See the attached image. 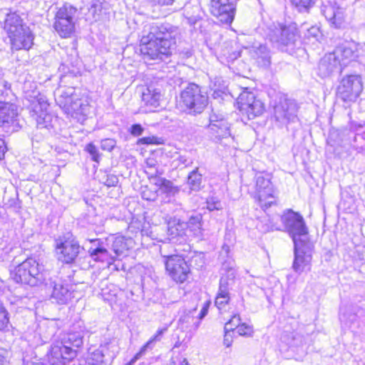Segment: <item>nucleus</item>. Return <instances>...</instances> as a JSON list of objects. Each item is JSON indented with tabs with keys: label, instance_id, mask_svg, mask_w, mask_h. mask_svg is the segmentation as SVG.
<instances>
[{
	"label": "nucleus",
	"instance_id": "obj_1",
	"mask_svg": "<svg viewBox=\"0 0 365 365\" xmlns=\"http://www.w3.org/2000/svg\"><path fill=\"white\" fill-rule=\"evenodd\" d=\"M175 31L165 25H146L142 32L140 51L145 61L163 60L171 54Z\"/></svg>",
	"mask_w": 365,
	"mask_h": 365
},
{
	"label": "nucleus",
	"instance_id": "obj_2",
	"mask_svg": "<svg viewBox=\"0 0 365 365\" xmlns=\"http://www.w3.org/2000/svg\"><path fill=\"white\" fill-rule=\"evenodd\" d=\"M60 69L63 74L61 76L58 88L54 91L56 103L68 115L78 120H84L90 113V105L87 100L79 98L75 92L73 81L76 80L79 71H65L63 64Z\"/></svg>",
	"mask_w": 365,
	"mask_h": 365
},
{
	"label": "nucleus",
	"instance_id": "obj_3",
	"mask_svg": "<svg viewBox=\"0 0 365 365\" xmlns=\"http://www.w3.org/2000/svg\"><path fill=\"white\" fill-rule=\"evenodd\" d=\"M83 344V337L79 333L64 334L61 341L51 346L48 361L51 365H66L76 356V348Z\"/></svg>",
	"mask_w": 365,
	"mask_h": 365
},
{
	"label": "nucleus",
	"instance_id": "obj_4",
	"mask_svg": "<svg viewBox=\"0 0 365 365\" xmlns=\"http://www.w3.org/2000/svg\"><path fill=\"white\" fill-rule=\"evenodd\" d=\"M11 279L17 284L36 287L43 284H48L46 271L43 264L34 257H28L10 272Z\"/></svg>",
	"mask_w": 365,
	"mask_h": 365
},
{
	"label": "nucleus",
	"instance_id": "obj_5",
	"mask_svg": "<svg viewBox=\"0 0 365 365\" xmlns=\"http://www.w3.org/2000/svg\"><path fill=\"white\" fill-rule=\"evenodd\" d=\"M131 241L123 237L93 239V259L110 264V261L126 255Z\"/></svg>",
	"mask_w": 365,
	"mask_h": 365
},
{
	"label": "nucleus",
	"instance_id": "obj_6",
	"mask_svg": "<svg viewBox=\"0 0 365 365\" xmlns=\"http://www.w3.org/2000/svg\"><path fill=\"white\" fill-rule=\"evenodd\" d=\"M61 277L58 281H51L49 286L52 288L51 300L57 304H68L74 298L73 284L75 271L69 266H63L60 270Z\"/></svg>",
	"mask_w": 365,
	"mask_h": 365
},
{
	"label": "nucleus",
	"instance_id": "obj_7",
	"mask_svg": "<svg viewBox=\"0 0 365 365\" xmlns=\"http://www.w3.org/2000/svg\"><path fill=\"white\" fill-rule=\"evenodd\" d=\"M28 106L30 117L36 122L38 128H53V116L48 112L49 103L45 96L38 93L37 96H31Z\"/></svg>",
	"mask_w": 365,
	"mask_h": 365
},
{
	"label": "nucleus",
	"instance_id": "obj_8",
	"mask_svg": "<svg viewBox=\"0 0 365 365\" xmlns=\"http://www.w3.org/2000/svg\"><path fill=\"white\" fill-rule=\"evenodd\" d=\"M281 221L285 230L292 238L294 244L296 242H308V228L306 226L303 217L298 212L292 210H287L281 216Z\"/></svg>",
	"mask_w": 365,
	"mask_h": 365
},
{
	"label": "nucleus",
	"instance_id": "obj_9",
	"mask_svg": "<svg viewBox=\"0 0 365 365\" xmlns=\"http://www.w3.org/2000/svg\"><path fill=\"white\" fill-rule=\"evenodd\" d=\"M180 103L190 113H201L208 103V97L205 92L197 84H190L180 95Z\"/></svg>",
	"mask_w": 365,
	"mask_h": 365
},
{
	"label": "nucleus",
	"instance_id": "obj_10",
	"mask_svg": "<svg viewBox=\"0 0 365 365\" xmlns=\"http://www.w3.org/2000/svg\"><path fill=\"white\" fill-rule=\"evenodd\" d=\"M363 91V82L359 75H347L342 78L337 89V97L344 102H354Z\"/></svg>",
	"mask_w": 365,
	"mask_h": 365
},
{
	"label": "nucleus",
	"instance_id": "obj_11",
	"mask_svg": "<svg viewBox=\"0 0 365 365\" xmlns=\"http://www.w3.org/2000/svg\"><path fill=\"white\" fill-rule=\"evenodd\" d=\"M76 9L69 4L59 8L55 16L53 28L62 38H68L74 31L73 16Z\"/></svg>",
	"mask_w": 365,
	"mask_h": 365
},
{
	"label": "nucleus",
	"instance_id": "obj_12",
	"mask_svg": "<svg viewBox=\"0 0 365 365\" xmlns=\"http://www.w3.org/2000/svg\"><path fill=\"white\" fill-rule=\"evenodd\" d=\"M298 31L297 25L291 23L288 25L279 24L270 34V41L281 50L285 47L293 46L297 40Z\"/></svg>",
	"mask_w": 365,
	"mask_h": 365
},
{
	"label": "nucleus",
	"instance_id": "obj_13",
	"mask_svg": "<svg viewBox=\"0 0 365 365\" xmlns=\"http://www.w3.org/2000/svg\"><path fill=\"white\" fill-rule=\"evenodd\" d=\"M80 246L78 243L68 237H59L56 241V253L58 261L70 264L74 262L79 253Z\"/></svg>",
	"mask_w": 365,
	"mask_h": 365
},
{
	"label": "nucleus",
	"instance_id": "obj_14",
	"mask_svg": "<svg viewBox=\"0 0 365 365\" xmlns=\"http://www.w3.org/2000/svg\"><path fill=\"white\" fill-rule=\"evenodd\" d=\"M294 245V259L292 267L297 273L310 270L314 245L310 241L296 242Z\"/></svg>",
	"mask_w": 365,
	"mask_h": 365
},
{
	"label": "nucleus",
	"instance_id": "obj_15",
	"mask_svg": "<svg viewBox=\"0 0 365 365\" xmlns=\"http://www.w3.org/2000/svg\"><path fill=\"white\" fill-rule=\"evenodd\" d=\"M237 0H211L210 11L220 22L230 24L236 13Z\"/></svg>",
	"mask_w": 365,
	"mask_h": 365
},
{
	"label": "nucleus",
	"instance_id": "obj_16",
	"mask_svg": "<svg viewBox=\"0 0 365 365\" xmlns=\"http://www.w3.org/2000/svg\"><path fill=\"white\" fill-rule=\"evenodd\" d=\"M239 109L248 119H253L263 113L264 103L255 98L254 93L244 91L238 97Z\"/></svg>",
	"mask_w": 365,
	"mask_h": 365
},
{
	"label": "nucleus",
	"instance_id": "obj_17",
	"mask_svg": "<svg viewBox=\"0 0 365 365\" xmlns=\"http://www.w3.org/2000/svg\"><path fill=\"white\" fill-rule=\"evenodd\" d=\"M166 271L177 282H184L190 273V268L185 260L180 255L164 256Z\"/></svg>",
	"mask_w": 365,
	"mask_h": 365
},
{
	"label": "nucleus",
	"instance_id": "obj_18",
	"mask_svg": "<svg viewBox=\"0 0 365 365\" xmlns=\"http://www.w3.org/2000/svg\"><path fill=\"white\" fill-rule=\"evenodd\" d=\"M207 125L208 133L215 141L231 136L230 123L220 113H212L210 115Z\"/></svg>",
	"mask_w": 365,
	"mask_h": 365
},
{
	"label": "nucleus",
	"instance_id": "obj_19",
	"mask_svg": "<svg viewBox=\"0 0 365 365\" xmlns=\"http://www.w3.org/2000/svg\"><path fill=\"white\" fill-rule=\"evenodd\" d=\"M256 197L259 206L266 210L274 203L273 189L269 178L262 174L256 175Z\"/></svg>",
	"mask_w": 365,
	"mask_h": 365
},
{
	"label": "nucleus",
	"instance_id": "obj_20",
	"mask_svg": "<svg viewBox=\"0 0 365 365\" xmlns=\"http://www.w3.org/2000/svg\"><path fill=\"white\" fill-rule=\"evenodd\" d=\"M297 106L296 103L289 99H282L274 107V117L282 125L297 119Z\"/></svg>",
	"mask_w": 365,
	"mask_h": 365
},
{
	"label": "nucleus",
	"instance_id": "obj_21",
	"mask_svg": "<svg viewBox=\"0 0 365 365\" xmlns=\"http://www.w3.org/2000/svg\"><path fill=\"white\" fill-rule=\"evenodd\" d=\"M322 13L334 28H341L344 24V9L336 2L327 1L322 6Z\"/></svg>",
	"mask_w": 365,
	"mask_h": 365
},
{
	"label": "nucleus",
	"instance_id": "obj_22",
	"mask_svg": "<svg viewBox=\"0 0 365 365\" xmlns=\"http://www.w3.org/2000/svg\"><path fill=\"white\" fill-rule=\"evenodd\" d=\"M11 41V48L15 50H29L34 44V35L27 26L18 32L9 35Z\"/></svg>",
	"mask_w": 365,
	"mask_h": 365
},
{
	"label": "nucleus",
	"instance_id": "obj_23",
	"mask_svg": "<svg viewBox=\"0 0 365 365\" xmlns=\"http://www.w3.org/2000/svg\"><path fill=\"white\" fill-rule=\"evenodd\" d=\"M18 116L16 104L0 99V126L7 127L14 125Z\"/></svg>",
	"mask_w": 365,
	"mask_h": 365
},
{
	"label": "nucleus",
	"instance_id": "obj_24",
	"mask_svg": "<svg viewBox=\"0 0 365 365\" xmlns=\"http://www.w3.org/2000/svg\"><path fill=\"white\" fill-rule=\"evenodd\" d=\"M332 53L336 59H339L341 66H346L349 62L358 57L356 46L349 43H344L338 46Z\"/></svg>",
	"mask_w": 365,
	"mask_h": 365
},
{
	"label": "nucleus",
	"instance_id": "obj_25",
	"mask_svg": "<svg viewBox=\"0 0 365 365\" xmlns=\"http://www.w3.org/2000/svg\"><path fill=\"white\" fill-rule=\"evenodd\" d=\"M341 67L339 59H336L331 52L326 54L320 60L318 66V74L322 78H326L339 70Z\"/></svg>",
	"mask_w": 365,
	"mask_h": 365
},
{
	"label": "nucleus",
	"instance_id": "obj_26",
	"mask_svg": "<svg viewBox=\"0 0 365 365\" xmlns=\"http://www.w3.org/2000/svg\"><path fill=\"white\" fill-rule=\"evenodd\" d=\"M142 101L148 108L147 111H154L161 106L163 95L158 88L153 87L147 88L142 94Z\"/></svg>",
	"mask_w": 365,
	"mask_h": 365
},
{
	"label": "nucleus",
	"instance_id": "obj_27",
	"mask_svg": "<svg viewBox=\"0 0 365 365\" xmlns=\"http://www.w3.org/2000/svg\"><path fill=\"white\" fill-rule=\"evenodd\" d=\"M4 24V29L9 35L27 27L23 23V19L20 14L17 11H11V10L6 14Z\"/></svg>",
	"mask_w": 365,
	"mask_h": 365
},
{
	"label": "nucleus",
	"instance_id": "obj_28",
	"mask_svg": "<svg viewBox=\"0 0 365 365\" xmlns=\"http://www.w3.org/2000/svg\"><path fill=\"white\" fill-rule=\"evenodd\" d=\"M250 53L260 66L267 67L270 65V52L265 45L260 44L258 46H252L250 50Z\"/></svg>",
	"mask_w": 365,
	"mask_h": 365
},
{
	"label": "nucleus",
	"instance_id": "obj_29",
	"mask_svg": "<svg viewBox=\"0 0 365 365\" xmlns=\"http://www.w3.org/2000/svg\"><path fill=\"white\" fill-rule=\"evenodd\" d=\"M187 225L185 222L180 221L179 219L173 218L168 222V235L169 240H174L176 237L183 236L185 235Z\"/></svg>",
	"mask_w": 365,
	"mask_h": 365
},
{
	"label": "nucleus",
	"instance_id": "obj_30",
	"mask_svg": "<svg viewBox=\"0 0 365 365\" xmlns=\"http://www.w3.org/2000/svg\"><path fill=\"white\" fill-rule=\"evenodd\" d=\"M154 180L155 185L158 186L162 192L168 195H174L178 192L179 190L177 187L174 186L173 183L165 178L152 177Z\"/></svg>",
	"mask_w": 365,
	"mask_h": 365
},
{
	"label": "nucleus",
	"instance_id": "obj_31",
	"mask_svg": "<svg viewBox=\"0 0 365 365\" xmlns=\"http://www.w3.org/2000/svg\"><path fill=\"white\" fill-rule=\"evenodd\" d=\"M187 183L192 190H199L201 187L202 175L198 173V168L193 170L188 175Z\"/></svg>",
	"mask_w": 365,
	"mask_h": 365
},
{
	"label": "nucleus",
	"instance_id": "obj_32",
	"mask_svg": "<svg viewBox=\"0 0 365 365\" xmlns=\"http://www.w3.org/2000/svg\"><path fill=\"white\" fill-rule=\"evenodd\" d=\"M201 221L202 216L200 215H197L195 216H191L189 218L187 222H185L187 225V228H190L191 231H193L195 235H201Z\"/></svg>",
	"mask_w": 365,
	"mask_h": 365
},
{
	"label": "nucleus",
	"instance_id": "obj_33",
	"mask_svg": "<svg viewBox=\"0 0 365 365\" xmlns=\"http://www.w3.org/2000/svg\"><path fill=\"white\" fill-rule=\"evenodd\" d=\"M317 0H292V5L299 12H308L310 8H312Z\"/></svg>",
	"mask_w": 365,
	"mask_h": 365
},
{
	"label": "nucleus",
	"instance_id": "obj_34",
	"mask_svg": "<svg viewBox=\"0 0 365 365\" xmlns=\"http://www.w3.org/2000/svg\"><path fill=\"white\" fill-rule=\"evenodd\" d=\"M9 95L14 96L11 90V83L6 81L2 76L0 77V96H1L0 99L6 101L7 98H9L11 101Z\"/></svg>",
	"mask_w": 365,
	"mask_h": 365
},
{
	"label": "nucleus",
	"instance_id": "obj_35",
	"mask_svg": "<svg viewBox=\"0 0 365 365\" xmlns=\"http://www.w3.org/2000/svg\"><path fill=\"white\" fill-rule=\"evenodd\" d=\"M230 299V292L222 293V292L218 291L217 295L215 298V306L220 310L228 304Z\"/></svg>",
	"mask_w": 365,
	"mask_h": 365
},
{
	"label": "nucleus",
	"instance_id": "obj_36",
	"mask_svg": "<svg viewBox=\"0 0 365 365\" xmlns=\"http://www.w3.org/2000/svg\"><path fill=\"white\" fill-rule=\"evenodd\" d=\"M9 312L4 308L0 311V330L5 331L9 329Z\"/></svg>",
	"mask_w": 365,
	"mask_h": 365
},
{
	"label": "nucleus",
	"instance_id": "obj_37",
	"mask_svg": "<svg viewBox=\"0 0 365 365\" xmlns=\"http://www.w3.org/2000/svg\"><path fill=\"white\" fill-rule=\"evenodd\" d=\"M240 317L239 315H234L225 325V331H233L235 329H237L240 324Z\"/></svg>",
	"mask_w": 365,
	"mask_h": 365
},
{
	"label": "nucleus",
	"instance_id": "obj_38",
	"mask_svg": "<svg viewBox=\"0 0 365 365\" xmlns=\"http://www.w3.org/2000/svg\"><path fill=\"white\" fill-rule=\"evenodd\" d=\"M143 199L148 201H154L158 197L157 191H152L148 187H145L141 192Z\"/></svg>",
	"mask_w": 365,
	"mask_h": 365
},
{
	"label": "nucleus",
	"instance_id": "obj_39",
	"mask_svg": "<svg viewBox=\"0 0 365 365\" xmlns=\"http://www.w3.org/2000/svg\"><path fill=\"white\" fill-rule=\"evenodd\" d=\"M237 331L240 336H250L252 335L253 329L252 327L248 326L246 324H240L239 327L237 329Z\"/></svg>",
	"mask_w": 365,
	"mask_h": 365
},
{
	"label": "nucleus",
	"instance_id": "obj_40",
	"mask_svg": "<svg viewBox=\"0 0 365 365\" xmlns=\"http://www.w3.org/2000/svg\"><path fill=\"white\" fill-rule=\"evenodd\" d=\"M160 143V142L159 141V140L154 136L144 137V138L138 139L137 141L138 145H145V144L146 145H149V144L158 145Z\"/></svg>",
	"mask_w": 365,
	"mask_h": 365
},
{
	"label": "nucleus",
	"instance_id": "obj_41",
	"mask_svg": "<svg viewBox=\"0 0 365 365\" xmlns=\"http://www.w3.org/2000/svg\"><path fill=\"white\" fill-rule=\"evenodd\" d=\"M231 281H232V279H228L227 277H221L220 281L219 291L222 292V293L229 292V286Z\"/></svg>",
	"mask_w": 365,
	"mask_h": 365
},
{
	"label": "nucleus",
	"instance_id": "obj_42",
	"mask_svg": "<svg viewBox=\"0 0 365 365\" xmlns=\"http://www.w3.org/2000/svg\"><path fill=\"white\" fill-rule=\"evenodd\" d=\"M222 55L225 56L229 61H234L240 56L239 51H230L229 48L226 47L222 49Z\"/></svg>",
	"mask_w": 365,
	"mask_h": 365
},
{
	"label": "nucleus",
	"instance_id": "obj_43",
	"mask_svg": "<svg viewBox=\"0 0 365 365\" xmlns=\"http://www.w3.org/2000/svg\"><path fill=\"white\" fill-rule=\"evenodd\" d=\"M168 330V327H165L157 331L156 334L147 342L145 347H148L150 344L155 341H160V336Z\"/></svg>",
	"mask_w": 365,
	"mask_h": 365
},
{
	"label": "nucleus",
	"instance_id": "obj_44",
	"mask_svg": "<svg viewBox=\"0 0 365 365\" xmlns=\"http://www.w3.org/2000/svg\"><path fill=\"white\" fill-rule=\"evenodd\" d=\"M144 128L140 124H134L131 126L130 132L134 136H139L143 134Z\"/></svg>",
	"mask_w": 365,
	"mask_h": 365
},
{
	"label": "nucleus",
	"instance_id": "obj_45",
	"mask_svg": "<svg viewBox=\"0 0 365 365\" xmlns=\"http://www.w3.org/2000/svg\"><path fill=\"white\" fill-rule=\"evenodd\" d=\"M91 8V5H90L89 2L87 4H85L82 6H80V13L84 16L86 21H88L90 19L89 11Z\"/></svg>",
	"mask_w": 365,
	"mask_h": 365
},
{
	"label": "nucleus",
	"instance_id": "obj_46",
	"mask_svg": "<svg viewBox=\"0 0 365 365\" xmlns=\"http://www.w3.org/2000/svg\"><path fill=\"white\" fill-rule=\"evenodd\" d=\"M103 354L102 352L99 350H96L94 352H93V361L96 360V364H94L93 362V365H99L103 361Z\"/></svg>",
	"mask_w": 365,
	"mask_h": 365
},
{
	"label": "nucleus",
	"instance_id": "obj_47",
	"mask_svg": "<svg viewBox=\"0 0 365 365\" xmlns=\"http://www.w3.org/2000/svg\"><path fill=\"white\" fill-rule=\"evenodd\" d=\"M220 207V202L215 201L213 199H210L207 202V208L210 210H219Z\"/></svg>",
	"mask_w": 365,
	"mask_h": 365
},
{
	"label": "nucleus",
	"instance_id": "obj_48",
	"mask_svg": "<svg viewBox=\"0 0 365 365\" xmlns=\"http://www.w3.org/2000/svg\"><path fill=\"white\" fill-rule=\"evenodd\" d=\"M178 160L180 165H183L185 167H190L192 164V160L185 155H180Z\"/></svg>",
	"mask_w": 365,
	"mask_h": 365
},
{
	"label": "nucleus",
	"instance_id": "obj_49",
	"mask_svg": "<svg viewBox=\"0 0 365 365\" xmlns=\"http://www.w3.org/2000/svg\"><path fill=\"white\" fill-rule=\"evenodd\" d=\"M114 147V142L110 139H106L102 143V148L103 149H107L108 150H111Z\"/></svg>",
	"mask_w": 365,
	"mask_h": 365
},
{
	"label": "nucleus",
	"instance_id": "obj_50",
	"mask_svg": "<svg viewBox=\"0 0 365 365\" xmlns=\"http://www.w3.org/2000/svg\"><path fill=\"white\" fill-rule=\"evenodd\" d=\"M224 344L227 347H230L232 344V336L229 334V332L225 331Z\"/></svg>",
	"mask_w": 365,
	"mask_h": 365
},
{
	"label": "nucleus",
	"instance_id": "obj_51",
	"mask_svg": "<svg viewBox=\"0 0 365 365\" xmlns=\"http://www.w3.org/2000/svg\"><path fill=\"white\" fill-rule=\"evenodd\" d=\"M6 361V351L0 349V365H4Z\"/></svg>",
	"mask_w": 365,
	"mask_h": 365
},
{
	"label": "nucleus",
	"instance_id": "obj_52",
	"mask_svg": "<svg viewBox=\"0 0 365 365\" xmlns=\"http://www.w3.org/2000/svg\"><path fill=\"white\" fill-rule=\"evenodd\" d=\"M208 306L209 303H207L205 307H202L200 314V319H202L207 314Z\"/></svg>",
	"mask_w": 365,
	"mask_h": 365
},
{
	"label": "nucleus",
	"instance_id": "obj_53",
	"mask_svg": "<svg viewBox=\"0 0 365 365\" xmlns=\"http://www.w3.org/2000/svg\"><path fill=\"white\" fill-rule=\"evenodd\" d=\"M4 141L0 138V159L4 155Z\"/></svg>",
	"mask_w": 365,
	"mask_h": 365
},
{
	"label": "nucleus",
	"instance_id": "obj_54",
	"mask_svg": "<svg viewBox=\"0 0 365 365\" xmlns=\"http://www.w3.org/2000/svg\"><path fill=\"white\" fill-rule=\"evenodd\" d=\"M78 365H91V362L86 359H81L78 360Z\"/></svg>",
	"mask_w": 365,
	"mask_h": 365
},
{
	"label": "nucleus",
	"instance_id": "obj_55",
	"mask_svg": "<svg viewBox=\"0 0 365 365\" xmlns=\"http://www.w3.org/2000/svg\"><path fill=\"white\" fill-rule=\"evenodd\" d=\"M91 149H92V147H91V143H88L86 145V151L89 153L90 155H91Z\"/></svg>",
	"mask_w": 365,
	"mask_h": 365
},
{
	"label": "nucleus",
	"instance_id": "obj_56",
	"mask_svg": "<svg viewBox=\"0 0 365 365\" xmlns=\"http://www.w3.org/2000/svg\"><path fill=\"white\" fill-rule=\"evenodd\" d=\"M92 155H93V160H95V161H97V155H96V150H95V147L93 145V153H92Z\"/></svg>",
	"mask_w": 365,
	"mask_h": 365
},
{
	"label": "nucleus",
	"instance_id": "obj_57",
	"mask_svg": "<svg viewBox=\"0 0 365 365\" xmlns=\"http://www.w3.org/2000/svg\"><path fill=\"white\" fill-rule=\"evenodd\" d=\"M24 365H45V364H36V363H34V362H31V363L26 362L25 360H24Z\"/></svg>",
	"mask_w": 365,
	"mask_h": 365
},
{
	"label": "nucleus",
	"instance_id": "obj_58",
	"mask_svg": "<svg viewBox=\"0 0 365 365\" xmlns=\"http://www.w3.org/2000/svg\"><path fill=\"white\" fill-rule=\"evenodd\" d=\"M180 365H189V364H188V361H187V359H184L182 360V361L181 362V364H180Z\"/></svg>",
	"mask_w": 365,
	"mask_h": 365
},
{
	"label": "nucleus",
	"instance_id": "obj_59",
	"mask_svg": "<svg viewBox=\"0 0 365 365\" xmlns=\"http://www.w3.org/2000/svg\"><path fill=\"white\" fill-rule=\"evenodd\" d=\"M83 200L85 201L86 204L89 205V203H88L89 199H88V197L84 196L83 197Z\"/></svg>",
	"mask_w": 365,
	"mask_h": 365
},
{
	"label": "nucleus",
	"instance_id": "obj_60",
	"mask_svg": "<svg viewBox=\"0 0 365 365\" xmlns=\"http://www.w3.org/2000/svg\"><path fill=\"white\" fill-rule=\"evenodd\" d=\"M3 292V283L0 281V294Z\"/></svg>",
	"mask_w": 365,
	"mask_h": 365
},
{
	"label": "nucleus",
	"instance_id": "obj_61",
	"mask_svg": "<svg viewBox=\"0 0 365 365\" xmlns=\"http://www.w3.org/2000/svg\"><path fill=\"white\" fill-rule=\"evenodd\" d=\"M79 223H80L82 226H83V227H84V226H86V225H85V223H84V222H83V219L80 220V222H79Z\"/></svg>",
	"mask_w": 365,
	"mask_h": 365
},
{
	"label": "nucleus",
	"instance_id": "obj_62",
	"mask_svg": "<svg viewBox=\"0 0 365 365\" xmlns=\"http://www.w3.org/2000/svg\"><path fill=\"white\" fill-rule=\"evenodd\" d=\"M115 182H117V178H115V180H113V185H114Z\"/></svg>",
	"mask_w": 365,
	"mask_h": 365
},
{
	"label": "nucleus",
	"instance_id": "obj_63",
	"mask_svg": "<svg viewBox=\"0 0 365 365\" xmlns=\"http://www.w3.org/2000/svg\"><path fill=\"white\" fill-rule=\"evenodd\" d=\"M91 248H90V249L88 250V253L91 255Z\"/></svg>",
	"mask_w": 365,
	"mask_h": 365
}]
</instances>
